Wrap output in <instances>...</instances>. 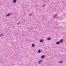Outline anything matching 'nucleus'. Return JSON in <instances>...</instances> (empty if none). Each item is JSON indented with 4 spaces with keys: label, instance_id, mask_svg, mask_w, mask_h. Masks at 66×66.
<instances>
[{
    "label": "nucleus",
    "instance_id": "nucleus-17",
    "mask_svg": "<svg viewBox=\"0 0 66 66\" xmlns=\"http://www.w3.org/2000/svg\"><path fill=\"white\" fill-rule=\"evenodd\" d=\"M13 28H14V26H13Z\"/></svg>",
    "mask_w": 66,
    "mask_h": 66
},
{
    "label": "nucleus",
    "instance_id": "nucleus-12",
    "mask_svg": "<svg viewBox=\"0 0 66 66\" xmlns=\"http://www.w3.org/2000/svg\"><path fill=\"white\" fill-rule=\"evenodd\" d=\"M59 63H62V62L61 61V62H59Z\"/></svg>",
    "mask_w": 66,
    "mask_h": 66
},
{
    "label": "nucleus",
    "instance_id": "nucleus-7",
    "mask_svg": "<svg viewBox=\"0 0 66 66\" xmlns=\"http://www.w3.org/2000/svg\"><path fill=\"white\" fill-rule=\"evenodd\" d=\"M42 60H40V61H39V63H41V62H42Z\"/></svg>",
    "mask_w": 66,
    "mask_h": 66
},
{
    "label": "nucleus",
    "instance_id": "nucleus-15",
    "mask_svg": "<svg viewBox=\"0 0 66 66\" xmlns=\"http://www.w3.org/2000/svg\"><path fill=\"white\" fill-rule=\"evenodd\" d=\"M56 16H57V15H55V17H56Z\"/></svg>",
    "mask_w": 66,
    "mask_h": 66
},
{
    "label": "nucleus",
    "instance_id": "nucleus-1",
    "mask_svg": "<svg viewBox=\"0 0 66 66\" xmlns=\"http://www.w3.org/2000/svg\"><path fill=\"white\" fill-rule=\"evenodd\" d=\"M40 52H41V50L40 49H39L38 51V53H40Z\"/></svg>",
    "mask_w": 66,
    "mask_h": 66
},
{
    "label": "nucleus",
    "instance_id": "nucleus-13",
    "mask_svg": "<svg viewBox=\"0 0 66 66\" xmlns=\"http://www.w3.org/2000/svg\"><path fill=\"white\" fill-rule=\"evenodd\" d=\"M31 15H32V14H29V16H31Z\"/></svg>",
    "mask_w": 66,
    "mask_h": 66
},
{
    "label": "nucleus",
    "instance_id": "nucleus-16",
    "mask_svg": "<svg viewBox=\"0 0 66 66\" xmlns=\"http://www.w3.org/2000/svg\"><path fill=\"white\" fill-rule=\"evenodd\" d=\"M44 6H45V5H44L43 6V7H44Z\"/></svg>",
    "mask_w": 66,
    "mask_h": 66
},
{
    "label": "nucleus",
    "instance_id": "nucleus-14",
    "mask_svg": "<svg viewBox=\"0 0 66 66\" xmlns=\"http://www.w3.org/2000/svg\"><path fill=\"white\" fill-rule=\"evenodd\" d=\"M19 24H20L19 23H18V25H19Z\"/></svg>",
    "mask_w": 66,
    "mask_h": 66
},
{
    "label": "nucleus",
    "instance_id": "nucleus-4",
    "mask_svg": "<svg viewBox=\"0 0 66 66\" xmlns=\"http://www.w3.org/2000/svg\"><path fill=\"white\" fill-rule=\"evenodd\" d=\"M51 39L50 38H47V40H51Z\"/></svg>",
    "mask_w": 66,
    "mask_h": 66
},
{
    "label": "nucleus",
    "instance_id": "nucleus-6",
    "mask_svg": "<svg viewBox=\"0 0 66 66\" xmlns=\"http://www.w3.org/2000/svg\"><path fill=\"white\" fill-rule=\"evenodd\" d=\"M35 46V45L34 44H32V46L33 47H34V46Z\"/></svg>",
    "mask_w": 66,
    "mask_h": 66
},
{
    "label": "nucleus",
    "instance_id": "nucleus-5",
    "mask_svg": "<svg viewBox=\"0 0 66 66\" xmlns=\"http://www.w3.org/2000/svg\"><path fill=\"white\" fill-rule=\"evenodd\" d=\"M44 57H45V56L44 55H43L41 56V58L42 59H43Z\"/></svg>",
    "mask_w": 66,
    "mask_h": 66
},
{
    "label": "nucleus",
    "instance_id": "nucleus-8",
    "mask_svg": "<svg viewBox=\"0 0 66 66\" xmlns=\"http://www.w3.org/2000/svg\"><path fill=\"white\" fill-rule=\"evenodd\" d=\"M43 40H41L40 41V42H43Z\"/></svg>",
    "mask_w": 66,
    "mask_h": 66
},
{
    "label": "nucleus",
    "instance_id": "nucleus-9",
    "mask_svg": "<svg viewBox=\"0 0 66 66\" xmlns=\"http://www.w3.org/2000/svg\"><path fill=\"white\" fill-rule=\"evenodd\" d=\"M13 2L15 3L16 2V0H14L13 1Z\"/></svg>",
    "mask_w": 66,
    "mask_h": 66
},
{
    "label": "nucleus",
    "instance_id": "nucleus-11",
    "mask_svg": "<svg viewBox=\"0 0 66 66\" xmlns=\"http://www.w3.org/2000/svg\"><path fill=\"white\" fill-rule=\"evenodd\" d=\"M10 15H11V14L8 15H7V16H10Z\"/></svg>",
    "mask_w": 66,
    "mask_h": 66
},
{
    "label": "nucleus",
    "instance_id": "nucleus-2",
    "mask_svg": "<svg viewBox=\"0 0 66 66\" xmlns=\"http://www.w3.org/2000/svg\"><path fill=\"white\" fill-rule=\"evenodd\" d=\"M60 43V42H57L56 43V44H59Z\"/></svg>",
    "mask_w": 66,
    "mask_h": 66
},
{
    "label": "nucleus",
    "instance_id": "nucleus-3",
    "mask_svg": "<svg viewBox=\"0 0 66 66\" xmlns=\"http://www.w3.org/2000/svg\"><path fill=\"white\" fill-rule=\"evenodd\" d=\"M63 39H62L60 40V42L61 43H63Z\"/></svg>",
    "mask_w": 66,
    "mask_h": 66
},
{
    "label": "nucleus",
    "instance_id": "nucleus-10",
    "mask_svg": "<svg viewBox=\"0 0 66 66\" xmlns=\"http://www.w3.org/2000/svg\"><path fill=\"white\" fill-rule=\"evenodd\" d=\"M3 35V34H2L1 35V36H2V35Z\"/></svg>",
    "mask_w": 66,
    "mask_h": 66
}]
</instances>
